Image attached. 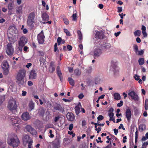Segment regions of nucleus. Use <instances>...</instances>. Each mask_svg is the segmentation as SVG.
<instances>
[{"label": "nucleus", "mask_w": 148, "mask_h": 148, "mask_svg": "<svg viewBox=\"0 0 148 148\" xmlns=\"http://www.w3.org/2000/svg\"><path fill=\"white\" fill-rule=\"evenodd\" d=\"M142 33L144 37L145 38L147 37V34L146 31H142Z\"/></svg>", "instance_id": "55"}, {"label": "nucleus", "mask_w": 148, "mask_h": 148, "mask_svg": "<svg viewBox=\"0 0 148 148\" xmlns=\"http://www.w3.org/2000/svg\"><path fill=\"white\" fill-rule=\"evenodd\" d=\"M32 140L30 139V137L28 135H26L23 138V143L24 145H26L28 142Z\"/></svg>", "instance_id": "17"}, {"label": "nucleus", "mask_w": 148, "mask_h": 148, "mask_svg": "<svg viewBox=\"0 0 148 148\" xmlns=\"http://www.w3.org/2000/svg\"><path fill=\"white\" fill-rule=\"evenodd\" d=\"M121 32L119 31V32H116L114 33V36H116V37H117L119 35V34H121Z\"/></svg>", "instance_id": "61"}, {"label": "nucleus", "mask_w": 148, "mask_h": 148, "mask_svg": "<svg viewBox=\"0 0 148 148\" xmlns=\"http://www.w3.org/2000/svg\"><path fill=\"white\" fill-rule=\"evenodd\" d=\"M28 106L29 108V110L31 111L34 108V103L32 101H29L28 104Z\"/></svg>", "instance_id": "24"}, {"label": "nucleus", "mask_w": 148, "mask_h": 148, "mask_svg": "<svg viewBox=\"0 0 148 148\" xmlns=\"http://www.w3.org/2000/svg\"><path fill=\"white\" fill-rule=\"evenodd\" d=\"M111 47V45L108 43L104 42L103 43L102 47L104 49L107 50L109 49Z\"/></svg>", "instance_id": "23"}, {"label": "nucleus", "mask_w": 148, "mask_h": 148, "mask_svg": "<svg viewBox=\"0 0 148 148\" xmlns=\"http://www.w3.org/2000/svg\"><path fill=\"white\" fill-rule=\"evenodd\" d=\"M148 145V142H146L143 143L141 148H146Z\"/></svg>", "instance_id": "41"}, {"label": "nucleus", "mask_w": 148, "mask_h": 148, "mask_svg": "<svg viewBox=\"0 0 148 148\" xmlns=\"http://www.w3.org/2000/svg\"><path fill=\"white\" fill-rule=\"evenodd\" d=\"M73 126V124H71L69 127V130L71 131L72 130Z\"/></svg>", "instance_id": "54"}, {"label": "nucleus", "mask_w": 148, "mask_h": 148, "mask_svg": "<svg viewBox=\"0 0 148 148\" xmlns=\"http://www.w3.org/2000/svg\"><path fill=\"white\" fill-rule=\"evenodd\" d=\"M32 143H33V141L32 140H30V141H29V142H28V148H32L31 147V146H32Z\"/></svg>", "instance_id": "45"}, {"label": "nucleus", "mask_w": 148, "mask_h": 148, "mask_svg": "<svg viewBox=\"0 0 148 148\" xmlns=\"http://www.w3.org/2000/svg\"><path fill=\"white\" fill-rule=\"evenodd\" d=\"M132 112L130 109L128 107H126L125 116L127 121H129L131 118Z\"/></svg>", "instance_id": "13"}, {"label": "nucleus", "mask_w": 148, "mask_h": 148, "mask_svg": "<svg viewBox=\"0 0 148 148\" xmlns=\"http://www.w3.org/2000/svg\"><path fill=\"white\" fill-rule=\"evenodd\" d=\"M42 18L44 21H47L49 19V16L46 13L42 14Z\"/></svg>", "instance_id": "25"}, {"label": "nucleus", "mask_w": 148, "mask_h": 148, "mask_svg": "<svg viewBox=\"0 0 148 148\" xmlns=\"http://www.w3.org/2000/svg\"><path fill=\"white\" fill-rule=\"evenodd\" d=\"M104 119V117L102 115H99L97 117L98 121H101Z\"/></svg>", "instance_id": "46"}, {"label": "nucleus", "mask_w": 148, "mask_h": 148, "mask_svg": "<svg viewBox=\"0 0 148 148\" xmlns=\"http://www.w3.org/2000/svg\"><path fill=\"white\" fill-rule=\"evenodd\" d=\"M66 117L68 120L71 121H73L75 119L74 115L71 113L68 112L66 114Z\"/></svg>", "instance_id": "18"}, {"label": "nucleus", "mask_w": 148, "mask_h": 148, "mask_svg": "<svg viewBox=\"0 0 148 148\" xmlns=\"http://www.w3.org/2000/svg\"><path fill=\"white\" fill-rule=\"evenodd\" d=\"M74 73L77 75H79L81 74V72L79 69H77L75 70Z\"/></svg>", "instance_id": "36"}, {"label": "nucleus", "mask_w": 148, "mask_h": 148, "mask_svg": "<svg viewBox=\"0 0 148 148\" xmlns=\"http://www.w3.org/2000/svg\"><path fill=\"white\" fill-rule=\"evenodd\" d=\"M60 117L59 116H56L54 119V121L55 122H57L60 119Z\"/></svg>", "instance_id": "43"}, {"label": "nucleus", "mask_w": 148, "mask_h": 148, "mask_svg": "<svg viewBox=\"0 0 148 148\" xmlns=\"http://www.w3.org/2000/svg\"><path fill=\"white\" fill-rule=\"evenodd\" d=\"M114 99L116 100H119L121 99V97L119 94L118 93H115L114 94Z\"/></svg>", "instance_id": "26"}, {"label": "nucleus", "mask_w": 148, "mask_h": 148, "mask_svg": "<svg viewBox=\"0 0 148 148\" xmlns=\"http://www.w3.org/2000/svg\"><path fill=\"white\" fill-rule=\"evenodd\" d=\"M57 73L59 77L61 82L62 81V74L60 70L57 71Z\"/></svg>", "instance_id": "32"}, {"label": "nucleus", "mask_w": 148, "mask_h": 148, "mask_svg": "<svg viewBox=\"0 0 148 148\" xmlns=\"http://www.w3.org/2000/svg\"><path fill=\"white\" fill-rule=\"evenodd\" d=\"M60 138H57L52 142V145L55 148H58L60 147Z\"/></svg>", "instance_id": "15"}, {"label": "nucleus", "mask_w": 148, "mask_h": 148, "mask_svg": "<svg viewBox=\"0 0 148 148\" xmlns=\"http://www.w3.org/2000/svg\"><path fill=\"white\" fill-rule=\"evenodd\" d=\"M138 63L140 65H142L144 63V59L143 58H140L138 60Z\"/></svg>", "instance_id": "34"}, {"label": "nucleus", "mask_w": 148, "mask_h": 148, "mask_svg": "<svg viewBox=\"0 0 148 148\" xmlns=\"http://www.w3.org/2000/svg\"><path fill=\"white\" fill-rule=\"evenodd\" d=\"M73 20V21H76L77 20V14L75 13H74L72 15Z\"/></svg>", "instance_id": "44"}, {"label": "nucleus", "mask_w": 148, "mask_h": 148, "mask_svg": "<svg viewBox=\"0 0 148 148\" xmlns=\"http://www.w3.org/2000/svg\"><path fill=\"white\" fill-rule=\"evenodd\" d=\"M54 109L58 111L59 112H63L64 111V109L62 106L60 104H57L54 107Z\"/></svg>", "instance_id": "19"}, {"label": "nucleus", "mask_w": 148, "mask_h": 148, "mask_svg": "<svg viewBox=\"0 0 148 148\" xmlns=\"http://www.w3.org/2000/svg\"><path fill=\"white\" fill-rule=\"evenodd\" d=\"M67 48L69 51H71L72 49V47L70 45H68L67 46Z\"/></svg>", "instance_id": "60"}, {"label": "nucleus", "mask_w": 148, "mask_h": 148, "mask_svg": "<svg viewBox=\"0 0 148 148\" xmlns=\"http://www.w3.org/2000/svg\"><path fill=\"white\" fill-rule=\"evenodd\" d=\"M118 9V12L119 13H120L122 11V7H118L117 8Z\"/></svg>", "instance_id": "56"}, {"label": "nucleus", "mask_w": 148, "mask_h": 148, "mask_svg": "<svg viewBox=\"0 0 148 148\" xmlns=\"http://www.w3.org/2000/svg\"><path fill=\"white\" fill-rule=\"evenodd\" d=\"M49 71L52 73L55 70V66L54 65V63L53 62H51L50 64V66L49 68Z\"/></svg>", "instance_id": "21"}, {"label": "nucleus", "mask_w": 148, "mask_h": 148, "mask_svg": "<svg viewBox=\"0 0 148 148\" xmlns=\"http://www.w3.org/2000/svg\"><path fill=\"white\" fill-rule=\"evenodd\" d=\"M141 34V31L140 30H137L134 32L135 36H139Z\"/></svg>", "instance_id": "33"}, {"label": "nucleus", "mask_w": 148, "mask_h": 148, "mask_svg": "<svg viewBox=\"0 0 148 148\" xmlns=\"http://www.w3.org/2000/svg\"><path fill=\"white\" fill-rule=\"evenodd\" d=\"M27 42V39L25 37H22L18 41V50L20 51H21L23 47H24L25 44Z\"/></svg>", "instance_id": "6"}, {"label": "nucleus", "mask_w": 148, "mask_h": 148, "mask_svg": "<svg viewBox=\"0 0 148 148\" xmlns=\"http://www.w3.org/2000/svg\"><path fill=\"white\" fill-rule=\"evenodd\" d=\"M95 37L97 38L102 39L104 38V35L102 32H97L96 33Z\"/></svg>", "instance_id": "20"}, {"label": "nucleus", "mask_w": 148, "mask_h": 148, "mask_svg": "<svg viewBox=\"0 0 148 148\" xmlns=\"http://www.w3.org/2000/svg\"><path fill=\"white\" fill-rule=\"evenodd\" d=\"M62 39L60 37H58L57 39V42L59 45H60L61 44V42L62 41Z\"/></svg>", "instance_id": "52"}, {"label": "nucleus", "mask_w": 148, "mask_h": 148, "mask_svg": "<svg viewBox=\"0 0 148 148\" xmlns=\"http://www.w3.org/2000/svg\"><path fill=\"white\" fill-rule=\"evenodd\" d=\"M58 45V44L57 43H56L54 45V51L56 52L57 51H58V48H57V46Z\"/></svg>", "instance_id": "53"}, {"label": "nucleus", "mask_w": 148, "mask_h": 148, "mask_svg": "<svg viewBox=\"0 0 148 148\" xmlns=\"http://www.w3.org/2000/svg\"><path fill=\"white\" fill-rule=\"evenodd\" d=\"M64 32L66 34L67 36H71V34L70 32L67 29H64Z\"/></svg>", "instance_id": "39"}, {"label": "nucleus", "mask_w": 148, "mask_h": 148, "mask_svg": "<svg viewBox=\"0 0 148 148\" xmlns=\"http://www.w3.org/2000/svg\"><path fill=\"white\" fill-rule=\"evenodd\" d=\"M138 54L139 55H141L143 54L144 51L143 50H141L138 51Z\"/></svg>", "instance_id": "51"}, {"label": "nucleus", "mask_w": 148, "mask_h": 148, "mask_svg": "<svg viewBox=\"0 0 148 148\" xmlns=\"http://www.w3.org/2000/svg\"><path fill=\"white\" fill-rule=\"evenodd\" d=\"M68 80L70 84L72 86H74L75 84L74 80L71 78L69 77L68 78Z\"/></svg>", "instance_id": "31"}, {"label": "nucleus", "mask_w": 148, "mask_h": 148, "mask_svg": "<svg viewBox=\"0 0 148 148\" xmlns=\"http://www.w3.org/2000/svg\"><path fill=\"white\" fill-rule=\"evenodd\" d=\"M2 68L4 74L5 75H7L9 73V65L7 62H5L3 63Z\"/></svg>", "instance_id": "10"}, {"label": "nucleus", "mask_w": 148, "mask_h": 148, "mask_svg": "<svg viewBox=\"0 0 148 148\" xmlns=\"http://www.w3.org/2000/svg\"><path fill=\"white\" fill-rule=\"evenodd\" d=\"M9 118L13 125L16 124H18L21 121L20 118L18 116H10Z\"/></svg>", "instance_id": "9"}, {"label": "nucleus", "mask_w": 148, "mask_h": 148, "mask_svg": "<svg viewBox=\"0 0 148 148\" xmlns=\"http://www.w3.org/2000/svg\"><path fill=\"white\" fill-rule=\"evenodd\" d=\"M30 133L33 135H36L37 134V132L33 128L31 130Z\"/></svg>", "instance_id": "40"}, {"label": "nucleus", "mask_w": 148, "mask_h": 148, "mask_svg": "<svg viewBox=\"0 0 148 148\" xmlns=\"http://www.w3.org/2000/svg\"><path fill=\"white\" fill-rule=\"evenodd\" d=\"M77 33L78 34V38L81 41L82 39V34L80 30H78L77 32Z\"/></svg>", "instance_id": "29"}, {"label": "nucleus", "mask_w": 148, "mask_h": 148, "mask_svg": "<svg viewBox=\"0 0 148 148\" xmlns=\"http://www.w3.org/2000/svg\"><path fill=\"white\" fill-rule=\"evenodd\" d=\"M134 78L136 80H138L140 79V76L139 75L136 74L134 76Z\"/></svg>", "instance_id": "49"}, {"label": "nucleus", "mask_w": 148, "mask_h": 148, "mask_svg": "<svg viewBox=\"0 0 148 148\" xmlns=\"http://www.w3.org/2000/svg\"><path fill=\"white\" fill-rule=\"evenodd\" d=\"M134 50H135L136 53V54H137V53L138 51V46L136 45H134Z\"/></svg>", "instance_id": "50"}, {"label": "nucleus", "mask_w": 148, "mask_h": 148, "mask_svg": "<svg viewBox=\"0 0 148 148\" xmlns=\"http://www.w3.org/2000/svg\"><path fill=\"white\" fill-rule=\"evenodd\" d=\"M128 95L135 100H138V97L137 95L133 91H132L129 92Z\"/></svg>", "instance_id": "16"}, {"label": "nucleus", "mask_w": 148, "mask_h": 148, "mask_svg": "<svg viewBox=\"0 0 148 148\" xmlns=\"http://www.w3.org/2000/svg\"><path fill=\"white\" fill-rule=\"evenodd\" d=\"M35 14L33 12H31L29 14L27 19V24L28 26L33 28L34 26Z\"/></svg>", "instance_id": "5"}, {"label": "nucleus", "mask_w": 148, "mask_h": 148, "mask_svg": "<svg viewBox=\"0 0 148 148\" xmlns=\"http://www.w3.org/2000/svg\"><path fill=\"white\" fill-rule=\"evenodd\" d=\"M123 101H121L119 103L117 104V106L118 107H120L123 106Z\"/></svg>", "instance_id": "48"}, {"label": "nucleus", "mask_w": 148, "mask_h": 148, "mask_svg": "<svg viewBox=\"0 0 148 148\" xmlns=\"http://www.w3.org/2000/svg\"><path fill=\"white\" fill-rule=\"evenodd\" d=\"M27 83L29 86H31L33 85V82L31 81H29Z\"/></svg>", "instance_id": "64"}, {"label": "nucleus", "mask_w": 148, "mask_h": 148, "mask_svg": "<svg viewBox=\"0 0 148 148\" xmlns=\"http://www.w3.org/2000/svg\"><path fill=\"white\" fill-rule=\"evenodd\" d=\"M14 3H10L8 5L9 10H12L13 8Z\"/></svg>", "instance_id": "35"}, {"label": "nucleus", "mask_w": 148, "mask_h": 148, "mask_svg": "<svg viewBox=\"0 0 148 148\" xmlns=\"http://www.w3.org/2000/svg\"><path fill=\"white\" fill-rule=\"evenodd\" d=\"M145 125L144 124H142L140 125L139 130L140 132H142L145 129Z\"/></svg>", "instance_id": "27"}, {"label": "nucleus", "mask_w": 148, "mask_h": 148, "mask_svg": "<svg viewBox=\"0 0 148 148\" xmlns=\"http://www.w3.org/2000/svg\"><path fill=\"white\" fill-rule=\"evenodd\" d=\"M37 38L39 44H42L44 43L45 36L42 31L38 35Z\"/></svg>", "instance_id": "11"}, {"label": "nucleus", "mask_w": 148, "mask_h": 148, "mask_svg": "<svg viewBox=\"0 0 148 148\" xmlns=\"http://www.w3.org/2000/svg\"><path fill=\"white\" fill-rule=\"evenodd\" d=\"M108 116L110 118V121L114 120V118L113 117L114 114L113 112H110L108 113Z\"/></svg>", "instance_id": "30"}, {"label": "nucleus", "mask_w": 148, "mask_h": 148, "mask_svg": "<svg viewBox=\"0 0 148 148\" xmlns=\"http://www.w3.org/2000/svg\"><path fill=\"white\" fill-rule=\"evenodd\" d=\"M81 107V104L80 103H79L75 107V108L76 114L77 115H78L80 112V108Z\"/></svg>", "instance_id": "22"}, {"label": "nucleus", "mask_w": 148, "mask_h": 148, "mask_svg": "<svg viewBox=\"0 0 148 148\" xmlns=\"http://www.w3.org/2000/svg\"><path fill=\"white\" fill-rule=\"evenodd\" d=\"M7 142L9 146L13 148L17 147L20 143L17 135L14 133H11L8 135L7 139Z\"/></svg>", "instance_id": "1"}, {"label": "nucleus", "mask_w": 148, "mask_h": 148, "mask_svg": "<svg viewBox=\"0 0 148 148\" xmlns=\"http://www.w3.org/2000/svg\"><path fill=\"white\" fill-rule=\"evenodd\" d=\"M148 99H146L145 101V109L146 110H147L148 109Z\"/></svg>", "instance_id": "38"}, {"label": "nucleus", "mask_w": 148, "mask_h": 148, "mask_svg": "<svg viewBox=\"0 0 148 148\" xmlns=\"http://www.w3.org/2000/svg\"><path fill=\"white\" fill-rule=\"evenodd\" d=\"M114 133L116 135L117 134V133L118 132V130L117 129H116V128L114 129Z\"/></svg>", "instance_id": "62"}, {"label": "nucleus", "mask_w": 148, "mask_h": 148, "mask_svg": "<svg viewBox=\"0 0 148 148\" xmlns=\"http://www.w3.org/2000/svg\"><path fill=\"white\" fill-rule=\"evenodd\" d=\"M105 123H104L102 124H100L99 121H97V123H95L94 124H97L98 126H104Z\"/></svg>", "instance_id": "47"}, {"label": "nucleus", "mask_w": 148, "mask_h": 148, "mask_svg": "<svg viewBox=\"0 0 148 148\" xmlns=\"http://www.w3.org/2000/svg\"><path fill=\"white\" fill-rule=\"evenodd\" d=\"M9 32L11 35L10 39H11L12 40V42H13L16 41L18 38V31L17 29L15 27L12 26L10 28Z\"/></svg>", "instance_id": "4"}, {"label": "nucleus", "mask_w": 148, "mask_h": 148, "mask_svg": "<svg viewBox=\"0 0 148 148\" xmlns=\"http://www.w3.org/2000/svg\"><path fill=\"white\" fill-rule=\"evenodd\" d=\"M98 140L97 139L96 140L97 142V143H99V142L102 143L103 142V141L101 140V138L100 137H99L98 138Z\"/></svg>", "instance_id": "59"}, {"label": "nucleus", "mask_w": 148, "mask_h": 148, "mask_svg": "<svg viewBox=\"0 0 148 148\" xmlns=\"http://www.w3.org/2000/svg\"><path fill=\"white\" fill-rule=\"evenodd\" d=\"M32 65V64L31 63H29L27 64L26 65V67L28 68L29 69L30 67H31Z\"/></svg>", "instance_id": "57"}, {"label": "nucleus", "mask_w": 148, "mask_h": 148, "mask_svg": "<svg viewBox=\"0 0 148 148\" xmlns=\"http://www.w3.org/2000/svg\"><path fill=\"white\" fill-rule=\"evenodd\" d=\"M63 19L64 23L66 25H67L69 24V22L67 18H64Z\"/></svg>", "instance_id": "42"}, {"label": "nucleus", "mask_w": 148, "mask_h": 148, "mask_svg": "<svg viewBox=\"0 0 148 148\" xmlns=\"http://www.w3.org/2000/svg\"><path fill=\"white\" fill-rule=\"evenodd\" d=\"M37 74L36 70L32 69L29 73V78L31 79H36L37 77Z\"/></svg>", "instance_id": "12"}, {"label": "nucleus", "mask_w": 148, "mask_h": 148, "mask_svg": "<svg viewBox=\"0 0 148 148\" xmlns=\"http://www.w3.org/2000/svg\"><path fill=\"white\" fill-rule=\"evenodd\" d=\"M26 71L25 69L20 70L16 77L17 82L20 86H25L26 84V80L25 79Z\"/></svg>", "instance_id": "2"}, {"label": "nucleus", "mask_w": 148, "mask_h": 148, "mask_svg": "<svg viewBox=\"0 0 148 148\" xmlns=\"http://www.w3.org/2000/svg\"><path fill=\"white\" fill-rule=\"evenodd\" d=\"M25 128L27 130V131L29 132H31V130H32L33 129V128L31 126L29 125H27L26 127Z\"/></svg>", "instance_id": "37"}, {"label": "nucleus", "mask_w": 148, "mask_h": 148, "mask_svg": "<svg viewBox=\"0 0 148 148\" xmlns=\"http://www.w3.org/2000/svg\"><path fill=\"white\" fill-rule=\"evenodd\" d=\"M69 139L67 138H64L63 141V144L64 146H66L69 144L68 142Z\"/></svg>", "instance_id": "28"}, {"label": "nucleus", "mask_w": 148, "mask_h": 148, "mask_svg": "<svg viewBox=\"0 0 148 148\" xmlns=\"http://www.w3.org/2000/svg\"><path fill=\"white\" fill-rule=\"evenodd\" d=\"M93 52L94 56L95 57L98 58L102 54L103 51L100 48L96 47L94 49Z\"/></svg>", "instance_id": "8"}, {"label": "nucleus", "mask_w": 148, "mask_h": 148, "mask_svg": "<svg viewBox=\"0 0 148 148\" xmlns=\"http://www.w3.org/2000/svg\"><path fill=\"white\" fill-rule=\"evenodd\" d=\"M7 107L9 110L13 114H16L17 113L18 106L16 104V99H12L9 100Z\"/></svg>", "instance_id": "3"}, {"label": "nucleus", "mask_w": 148, "mask_h": 148, "mask_svg": "<svg viewBox=\"0 0 148 148\" xmlns=\"http://www.w3.org/2000/svg\"><path fill=\"white\" fill-rule=\"evenodd\" d=\"M14 49L11 43H8L6 49V52L9 56L12 55L14 53Z\"/></svg>", "instance_id": "7"}, {"label": "nucleus", "mask_w": 148, "mask_h": 148, "mask_svg": "<svg viewBox=\"0 0 148 148\" xmlns=\"http://www.w3.org/2000/svg\"><path fill=\"white\" fill-rule=\"evenodd\" d=\"M119 15L120 16L121 18L123 19V16H125L126 14H124L123 13H122L121 14H119Z\"/></svg>", "instance_id": "58"}, {"label": "nucleus", "mask_w": 148, "mask_h": 148, "mask_svg": "<svg viewBox=\"0 0 148 148\" xmlns=\"http://www.w3.org/2000/svg\"><path fill=\"white\" fill-rule=\"evenodd\" d=\"M84 95L82 94H80L78 95V97L80 99H82L84 97Z\"/></svg>", "instance_id": "63"}, {"label": "nucleus", "mask_w": 148, "mask_h": 148, "mask_svg": "<svg viewBox=\"0 0 148 148\" xmlns=\"http://www.w3.org/2000/svg\"><path fill=\"white\" fill-rule=\"evenodd\" d=\"M21 117L23 120L25 121L31 119V116L28 112H26L23 113Z\"/></svg>", "instance_id": "14"}]
</instances>
